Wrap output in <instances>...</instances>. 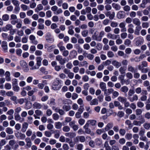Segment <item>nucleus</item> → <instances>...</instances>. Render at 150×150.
I'll use <instances>...</instances> for the list:
<instances>
[{
    "label": "nucleus",
    "mask_w": 150,
    "mask_h": 150,
    "mask_svg": "<svg viewBox=\"0 0 150 150\" xmlns=\"http://www.w3.org/2000/svg\"><path fill=\"white\" fill-rule=\"evenodd\" d=\"M56 59L58 61L60 64L61 65H63L66 62V59L63 58L60 55H58L56 56Z\"/></svg>",
    "instance_id": "f257e3e1"
},
{
    "label": "nucleus",
    "mask_w": 150,
    "mask_h": 150,
    "mask_svg": "<svg viewBox=\"0 0 150 150\" xmlns=\"http://www.w3.org/2000/svg\"><path fill=\"white\" fill-rule=\"evenodd\" d=\"M37 60V65L38 66L37 67L35 66L33 67L30 68L31 70H33L37 69H38L39 68V67L40 66L41 64V62L42 60V58L40 57H38L36 58Z\"/></svg>",
    "instance_id": "f03ea898"
},
{
    "label": "nucleus",
    "mask_w": 150,
    "mask_h": 150,
    "mask_svg": "<svg viewBox=\"0 0 150 150\" xmlns=\"http://www.w3.org/2000/svg\"><path fill=\"white\" fill-rule=\"evenodd\" d=\"M21 66L24 69L25 71H28L27 64L24 60H21L20 62Z\"/></svg>",
    "instance_id": "7ed1b4c3"
},
{
    "label": "nucleus",
    "mask_w": 150,
    "mask_h": 150,
    "mask_svg": "<svg viewBox=\"0 0 150 150\" xmlns=\"http://www.w3.org/2000/svg\"><path fill=\"white\" fill-rule=\"evenodd\" d=\"M117 17L118 18L120 19L123 18L125 16V13L123 11H120L117 14Z\"/></svg>",
    "instance_id": "20e7f679"
},
{
    "label": "nucleus",
    "mask_w": 150,
    "mask_h": 150,
    "mask_svg": "<svg viewBox=\"0 0 150 150\" xmlns=\"http://www.w3.org/2000/svg\"><path fill=\"white\" fill-rule=\"evenodd\" d=\"M98 34V32L97 31H96L92 36V38L93 40L99 41L98 36H97Z\"/></svg>",
    "instance_id": "39448f33"
},
{
    "label": "nucleus",
    "mask_w": 150,
    "mask_h": 150,
    "mask_svg": "<svg viewBox=\"0 0 150 150\" xmlns=\"http://www.w3.org/2000/svg\"><path fill=\"white\" fill-rule=\"evenodd\" d=\"M114 90L112 88H109L107 90L106 89L104 91V95L107 96L112 93Z\"/></svg>",
    "instance_id": "423d86ee"
},
{
    "label": "nucleus",
    "mask_w": 150,
    "mask_h": 150,
    "mask_svg": "<svg viewBox=\"0 0 150 150\" xmlns=\"http://www.w3.org/2000/svg\"><path fill=\"white\" fill-rule=\"evenodd\" d=\"M65 135L70 138H73L76 136V134L74 132H70L65 133Z\"/></svg>",
    "instance_id": "0eeeda50"
},
{
    "label": "nucleus",
    "mask_w": 150,
    "mask_h": 150,
    "mask_svg": "<svg viewBox=\"0 0 150 150\" xmlns=\"http://www.w3.org/2000/svg\"><path fill=\"white\" fill-rule=\"evenodd\" d=\"M112 64L116 68H118L121 66V64L120 62L117 61L113 60L112 62Z\"/></svg>",
    "instance_id": "6e6552de"
},
{
    "label": "nucleus",
    "mask_w": 150,
    "mask_h": 150,
    "mask_svg": "<svg viewBox=\"0 0 150 150\" xmlns=\"http://www.w3.org/2000/svg\"><path fill=\"white\" fill-rule=\"evenodd\" d=\"M119 79L120 80V82L122 84H123L125 83L126 82L127 84H128L129 83V82L128 81V80H127L125 81L124 79V76L121 75L119 77Z\"/></svg>",
    "instance_id": "1a4fd4ad"
},
{
    "label": "nucleus",
    "mask_w": 150,
    "mask_h": 150,
    "mask_svg": "<svg viewBox=\"0 0 150 150\" xmlns=\"http://www.w3.org/2000/svg\"><path fill=\"white\" fill-rule=\"evenodd\" d=\"M132 97H131L128 98V99L131 102H133L134 101H137L138 100V96L136 94H134L132 96Z\"/></svg>",
    "instance_id": "9d476101"
},
{
    "label": "nucleus",
    "mask_w": 150,
    "mask_h": 150,
    "mask_svg": "<svg viewBox=\"0 0 150 150\" xmlns=\"http://www.w3.org/2000/svg\"><path fill=\"white\" fill-rule=\"evenodd\" d=\"M74 28V27L73 25H71L68 27L69 30H68V33L71 35H73L74 34V31L73 29Z\"/></svg>",
    "instance_id": "9b49d317"
},
{
    "label": "nucleus",
    "mask_w": 150,
    "mask_h": 150,
    "mask_svg": "<svg viewBox=\"0 0 150 150\" xmlns=\"http://www.w3.org/2000/svg\"><path fill=\"white\" fill-rule=\"evenodd\" d=\"M12 28V26L10 24L7 25L5 27L3 28V31H6L7 30H10Z\"/></svg>",
    "instance_id": "f8f14e48"
},
{
    "label": "nucleus",
    "mask_w": 150,
    "mask_h": 150,
    "mask_svg": "<svg viewBox=\"0 0 150 150\" xmlns=\"http://www.w3.org/2000/svg\"><path fill=\"white\" fill-rule=\"evenodd\" d=\"M133 23L137 25H140L141 22L137 18H135L132 20Z\"/></svg>",
    "instance_id": "ddd939ff"
},
{
    "label": "nucleus",
    "mask_w": 150,
    "mask_h": 150,
    "mask_svg": "<svg viewBox=\"0 0 150 150\" xmlns=\"http://www.w3.org/2000/svg\"><path fill=\"white\" fill-rule=\"evenodd\" d=\"M127 69L128 71L132 73L136 71V69H135V68L131 65H129L128 66Z\"/></svg>",
    "instance_id": "4468645a"
},
{
    "label": "nucleus",
    "mask_w": 150,
    "mask_h": 150,
    "mask_svg": "<svg viewBox=\"0 0 150 150\" xmlns=\"http://www.w3.org/2000/svg\"><path fill=\"white\" fill-rule=\"evenodd\" d=\"M29 39L31 41V42L34 44L36 45L38 43V42L37 41L35 40V37L33 35H30L29 37Z\"/></svg>",
    "instance_id": "2eb2a0df"
},
{
    "label": "nucleus",
    "mask_w": 150,
    "mask_h": 150,
    "mask_svg": "<svg viewBox=\"0 0 150 150\" xmlns=\"http://www.w3.org/2000/svg\"><path fill=\"white\" fill-rule=\"evenodd\" d=\"M98 103V100L96 98L93 99L90 102V104L91 105H97Z\"/></svg>",
    "instance_id": "dca6fc26"
},
{
    "label": "nucleus",
    "mask_w": 150,
    "mask_h": 150,
    "mask_svg": "<svg viewBox=\"0 0 150 150\" xmlns=\"http://www.w3.org/2000/svg\"><path fill=\"white\" fill-rule=\"evenodd\" d=\"M33 108L36 109H40L42 107L40 103H38L37 102H35L33 104Z\"/></svg>",
    "instance_id": "f3484780"
},
{
    "label": "nucleus",
    "mask_w": 150,
    "mask_h": 150,
    "mask_svg": "<svg viewBox=\"0 0 150 150\" xmlns=\"http://www.w3.org/2000/svg\"><path fill=\"white\" fill-rule=\"evenodd\" d=\"M76 139L78 141L79 139V141L81 142H84L86 140L85 137L83 136H78L76 137Z\"/></svg>",
    "instance_id": "a211bd4d"
},
{
    "label": "nucleus",
    "mask_w": 150,
    "mask_h": 150,
    "mask_svg": "<svg viewBox=\"0 0 150 150\" xmlns=\"http://www.w3.org/2000/svg\"><path fill=\"white\" fill-rule=\"evenodd\" d=\"M117 100L122 103H124L127 100V98L125 97L119 96L117 98Z\"/></svg>",
    "instance_id": "6ab92c4d"
},
{
    "label": "nucleus",
    "mask_w": 150,
    "mask_h": 150,
    "mask_svg": "<svg viewBox=\"0 0 150 150\" xmlns=\"http://www.w3.org/2000/svg\"><path fill=\"white\" fill-rule=\"evenodd\" d=\"M16 135L18 138H20V139H24L25 137V134L21 133H19V132L16 134Z\"/></svg>",
    "instance_id": "aec40b11"
},
{
    "label": "nucleus",
    "mask_w": 150,
    "mask_h": 150,
    "mask_svg": "<svg viewBox=\"0 0 150 150\" xmlns=\"http://www.w3.org/2000/svg\"><path fill=\"white\" fill-rule=\"evenodd\" d=\"M6 132L8 134H11L13 133V132L12 129L10 127H8L6 128L5 129Z\"/></svg>",
    "instance_id": "412c9836"
},
{
    "label": "nucleus",
    "mask_w": 150,
    "mask_h": 150,
    "mask_svg": "<svg viewBox=\"0 0 150 150\" xmlns=\"http://www.w3.org/2000/svg\"><path fill=\"white\" fill-rule=\"evenodd\" d=\"M28 124L26 122H24L23 124L21 130L23 132H25L28 128Z\"/></svg>",
    "instance_id": "4be33fe9"
},
{
    "label": "nucleus",
    "mask_w": 150,
    "mask_h": 150,
    "mask_svg": "<svg viewBox=\"0 0 150 150\" xmlns=\"http://www.w3.org/2000/svg\"><path fill=\"white\" fill-rule=\"evenodd\" d=\"M128 90L129 89L127 86H124L121 88L120 90L122 92L126 93L127 92Z\"/></svg>",
    "instance_id": "5701e85b"
},
{
    "label": "nucleus",
    "mask_w": 150,
    "mask_h": 150,
    "mask_svg": "<svg viewBox=\"0 0 150 150\" xmlns=\"http://www.w3.org/2000/svg\"><path fill=\"white\" fill-rule=\"evenodd\" d=\"M100 86L103 91H104L106 89V85L105 83L101 82L100 84Z\"/></svg>",
    "instance_id": "b1692460"
},
{
    "label": "nucleus",
    "mask_w": 150,
    "mask_h": 150,
    "mask_svg": "<svg viewBox=\"0 0 150 150\" xmlns=\"http://www.w3.org/2000/svg\"><path fill=\"white\" fill-rule=\"evenodd\" d=\"M126 70V67H121L119 69V71L120 74H125V71Z\"/></svg>",
    "instance_id": "393cba45"
},
{
    "label": "nucleus",
    "mask_w": 150,
    "mask_h": 150,
    "mask_svg": "<svg viewBox=\"0 0 150 150\" xmlns=\"http://www.w3.org/2000/svg\"><path fill=\"white\" fill-rule=\"evenodd\" d=\"M113 127V124L112 123H108L106 127L105 128V129L106 131H108L111 129Z\"/></svg>",
    "instance_id": "a878e982"
},
{
    "label": "nucleus",
    "mask_w": 150,
    "mask_h": 150,
    "mask_svg": "<svg viewBox=\"0 0 150 150\" xmlns=\"http://www.w3.org/2000/svg\"><path fill=\"white\" fill-rule=\"evenodd\" d=\"M135 93V91L134 90L132 89H130L128 92V98H130L132 97L133 95Z\"/></svg>",
    "instance_id": "bb28decb"
},
{
    "label": "nucleus",
    "mask_w": 150,
    "mask_h": 150,
    "mask_svg": "<svg viewBox=\"0 0 150 150\" xmlns=\"http://www.w3.org/2000/svg\"><path fill=\"white\" fill-rule=\"evenodd\" d=\"M25 90L28 91V86L23 88V91L21 92V94L23 96H25L26 95V92L25 91Z\"/></svg>",
    "instance_id": "cd10ccee"
},
{
    "label": "nucleus",
    "mask_w": 150,
    "mask_h": 150,
    "mask_svg": "<svg viewBox=\"0 0 150 150\" xmlns=\"http://www.w3.org/2000/svg\"><path fill=\"white\" fill-rule=\"evenodd\" d=\"M112 5L113 7L117 10H119L121 8L120 6L117 4L113 3L112 4Z\"/></svg>",
    "instance_id": "c85d7f7f"
},
{
    "label": "nucleus",
    "mask_w": 150,
    "mask_h": 150,
    "mask_svg": "<svg viewBox=\"0 0 150 150\" xmlns=\"http://www.w3.org/2000/svg\"><path fill=\"white\" fill-rule=\"evenodd\" d=\"M43 8V7L42 4H40L37 6V8L35 9L36 12H38L39 11L42 10Z\"/></svg>",
    "instance_id": "c756f323"
},
{
    "label": "nucleus",
    "mask_w": 150,
    "mask_h": 150,
    "mask_svg": "<svg viewBox=\"0 0 150 150\" xmlns=\"http://www.w3.org/2000/svg\"><path fill=\"white\" fill-rule=\"evenodd\" d=\"M2 47L4 50H6L7 49V42L5 41H3L2 43Z\"/></svg>",
    "instance_id": "7c9ffc66"
},
{
    "label": "nucleus",
    "mask_w": 150,
    "mask_h": 150,
    "mask_svg": "<svg viewBox=\"0 0 150 150\" xmlns=\"http://www.w3.org/2000/svg\"><path fill=\"white\" fill-rule=\"evenodd\" d=\"M56 104L55 102V99L53 98H51L50 99V106H52L53 105H55Z\"/></svg>",
    "instance_id": "2f4dec72"
},
{
    "label": "nucleus",
    "mask_w": 150,
    "mask_h": 150,
    "mask_svg": "<svg viewBox=\"0 0 150 150\" xmlns=\"http://www.w3.org/2000/svg\"><path fill=\"white\" fill-rule=\"evenodd\" d=\"M55 127L56 129H60L62 126V124L60 122H57L55 123Z\"/></svg>",
    "instance_id": "473e14b6"
},
{
    "label": "nucleus",
    "mask_w": 150,
    "mask_h": 150,
    "mask_svg": "<svg viewBox=\"0 0 150 150\" xmlns=\"http://www.w3.org/2000/svg\"><path fill=\"white\" fill-rule=\"evenodd\" d=\"M2 19L4 21H7L9 19V16L7 14H5L2 16Z\"/></svg>",
    "instance_id": "72a5a7b5"
},
{
    "label": "nucleus",
    "mask_w": 150,
    "mask_h": 150,
    "mask_svg": "<svg viewBox=\"0 0 150 150\" xmlns=\"http://www.w3.org/2000/svg\"><path fill=\"white\" fill-rule=\"evenodd\" d=\"M62 130L64 132H68L70 130V128L68 126H65L62 128Z\"/></svg>",
    "instance_id": "f704fd0d"
},
{
    "label": "nucleus",
    "mask_w": 150,
    "mask_h": 150,
    "mask_svg": "<svg viewBox=\"0 0 150 150\" xmlns=\"http://www.w3.org/2000/svg\"><path fill=\"white\" fill-rule=\"evenodd\" d=\"M88 31L87 30H83L81 32V35L83 37H86L88 36Z\"/></svg>",
    "instance_id": "c9c22d12"
},
{
    "label": "nucleus",
    "mask_w": 150,
    "mask_h": 150,
    "mask_svg": "<svg viewBox=\"0 0 150 150\" xmlns=\"http://www.w3.org/2000/svg\"><path fill=\"white\" fill-rule=\"evenodd\" d=\"M140 139L142 141L145 142H148V139L145 136H141L140 137Z\"/></svg>",
    "instance_id": "e433bc0d"
},
{
    "label": "nucleus",
    "mask_w": 150,
    "mask_h": 150,
    "mask_svg": "<svg viewBox=\"0 0 150 150\" xmlns=\"http://www.w3.org/2000/svg\"><path fill=\"white\" fill-rule=\"evenodd\" d=\"M56 109V112H58L60 115H63L65 114L64 111L62 110L59 108L58 109Z\"/></svg>",
    "instance_id": "4c0bfd02"
},
{
    "label": "nucleus",
    "mask_w": 150,
    "mask_h": 150,
    "mask_svg": "<svg viewBox=\"0 0 150 150\" xmlns=\"http://www.w3.org/2000/svg\"><path fill=\"white\" fill-rule=\"evenodd\" d=\"M123 10L126 12H128L130 10V7L128 5H125L123 7Z\"/></svg>",
    "instance_id": "58836bf2"
},
{
    "label": "nucleus",
    "mask_w": 150,
    "mask_h": 150,
    "mask_svg": "<svg viewBox=\"0 0 150 150\" xmlns=\"http://www.w3.org/2000/svg\"><path fill=\"white\" fill-rule=\"evenodd\" d=\"M143 126L145 129L148 130L150 128V124L146 122L144 124Z\"/></svg>",
    "instance_id": "ea45409f"
},
{
    "label": "nucleus",
    "mask_w": 150,
    "mask_h": 150,
    "mask_svg": "<svg viewBox=\"0 0 150 150\" xmlns=\"http://www.w3.org/2000/svg\"><path fill=\"white\" fill-rule=\"evenodd\" d=\"M105 34L104 32L103 31H101L99 33V35L98 36L99 39V41H101L102 37Z\"/></svg>",
    "instance_id": "a19ab883"
},
{
    "label": "nucleus",
    "mask_w": 150,
    "mask_h": 150,
    "mask_svg": "<svg viewBox=\"0 0 150 150\" xmlns=\"http://www.w3.org/2000/svg\"><path fill=\"white\" fill-rule=\"evenodd\" d=\"M126 77L129 79H132L133 78V75L131 73L128 72L126 74Z\"/></svg>",
    "instance_id": "79ce46f5"
},
{
    "label": "nucleus",
    "mask_w": 150,
    "mask_h": 150,
    "mask_svg": "<svg viewBox=\"0 0 150 150\" xmlns=\"http://www.w3.org/2000/svg\"><path fill=\"white\" fill-rule=\"evenodd\" d=\"M83 48L84 50H88L90 49V46L89 44L85 43L83 45Z\"/></svg>",
    "instance_id": "37998d69"
},
{
    "label": "nucleus",
    "mask_w": 150,
    "mask_h": 150,
    "mask_svg": "<svg viewBox=\"0 0 150 150\" xmlns=\"http://www.w3.org/2000/svg\"><path fill=\"white\" fill-rule=\"evenodd\" d=\"M125 137L126 139L130 140L131 139L132 137V134L131 133H127L125 135Z\"/></svg>",
    "instance_id": "c03bdc74"
},
{
    "label": "nucleus",
    "mask_w": 150,
    "mask_h": 150,
    "mask_svg": "<svg viewBox=\"0 0 150 150\" xmlns=\"http://www.w3.org/2000/svg\"><path fill=\"white\" fill-rule=\"evenodd\" d=\"M131 41L129 39H126L124 42V44L126 45L129 46L131 44Z\"/></svg>",
    "instance_id": "a18cd8bd"
},
{
    "label": "nucleus",
    "mask_w": 150,
    "mask_h": 150,
    "mask_svg": "<svg viewBox=\"0 0 150 150\" xmlns=\"http://www.w3.org/2000/svg\"><path fill=\"white\" fill-rule=\"evenodd\" d=\"M55 134L54 136V137L57 139L60 136V132L59 131L57 130L55 131Z\"/></svg>",
    "instance_id": "49530a36"
},
{
    "label": "nucleus",
    "mask_w": 150,
    "mask_h": 150,
    "mask_svg": "<svg viewBox=\"0 0 150 150\" xmlns=\"http://www.w3.org/2000/svg\"><path fill=\"white\" fill-rule=\"evenodd\" d=\"M21 108L20 107H18L15 109V114H19V113L21 111Z\"/></svg>",
    "instance_id": "de8ad7c7"
},
{
    "label": "nucleus",
    "mask_w": 150,
    "mask_h": 150,
    "mask_svg": "<svg viewBox=\"0 0 150 150\" xmlns=\"http://www.w3.org/2000/svg\"><path fill=\"white\" fill-rule=\"evenodd\" d=\"M62 108L66 111H68L71 109V107L69 105H64L63 106Z\"/></svg>",
    "instance_id": "09e8293b"
},
{
    "label": "nucleus",
    "mask_w": 150,
    "mask_h": 150,
    "mask_svg": "<svg viewBox=\"0 0 150 150\" xmlns=\"http://www.w3.org/2000/svg\"><path fill=\"white\" fill-rule=\"evenodd\" d=\"M15 119L16 121H19L21 119V117L19 114H15Z\"/></svg>",
    "instance_id": "8fccbe9b"
},
{
    "label": "nucleus",
    "mask_w": 150,
    "mask_h": 150,
    "mask_svg": "<svg viewBox=\"0 0 150 150\" xmlns=\"http://www.w3.org/2000/svg\"><path fill=\"white\" fill-rule=\"evenodd\" d=\"M53 119L54 120H57L59 118V116L58 115V114L57 113H54L53 115Z\"/></svg>",
    "instance_id": "3c124183"
},
{
    "label": "nucleus",
    "mask_w": 150,
    "mask_h": 150,
    "mask_svg": "<svg viewBox=\"0 0 150 150\" xmlns=\"http://www.w3.org/2000/svg\"><path fill=\"white\" fill-rule=\"evenodd\" d=\"M126 133V131L124 129H120L119 130V133L120 134L124 136Z\"/></svg>",
    "instance_id": "603ef678"
},
{
    "label": "nucleus",
    "mask_w": 150,
    "mask_h": 150,
    "mask_svg": "<svg viewBox=\"0 0 150 150\" xmlns=\"http://www.w3.org/2000/svg\"><path fill=\"white\" fill-rule=\"evenodd\" d=\"M104 30L105 32L108 33L111 31L112 30L111 28L109 26H107L105 27Z\"/></svg>",
    "instance_id": "864d4df0"
},
{
    "label": "nucleus",
    "mask_w": 150,
    "mask_h": 150,
    "mask_svg": "<svg viewBox=\"0 0 150 150\" xmlns=\"http://www.w3.org/2000/svg\"><path fill=\"white\" fill-rule=\"evenodd\" d=\"M13 90L15 91L18 92L20 90V88L18 85L13 86Z\"/></svg>",
    "instance_id": "5fc2aeb1"
},
{
    "label": "nucleus",
    "mask_w": 150,
    "mask_h": 150,
    "mask_svg": "<svg viewBox=\"0 0 150 150\" xmlns=\"http://www.w3.org/2000/svg\"><path fill=\"white\" fill-rule=\"evenodd\" d=\"M104 6L103 5H99L97 6V8L98 10L102 11L104 10Z\"/></svg>",
    "instance_id": "6e6d98bb"
},
{
    "label": "nucleus",
    "mask_w": 150,
    "mask_h": 150,
    "mask_svg": "<svg viewBox=\"0 0 150 150\" xmlns=\"http://www.w3.org/2000/svg\"><path fill=\"white\" fill-rule=\"evenodd\" d=\"M87 57L88 59L90 60H92L94 58V56L91 54L89 53L88 54Z\"/></svg>",
    "instance_id": "4d7b16f0"
},
{
    "label": "nucleus",
    "mask_w": 150,
    "mask_h": 150,
    "mask_svg": "<svg viewBox=\"0 0 150 150\" xmlns=\"http://www.w3.org/2000/svg\"><path fill=\"white\" fill-rule=\"evenodd\" d=\"M110 20L108 18L104 20L102 22L103 24L104 25H107L109 23Z\"/></svg>",
    "instance_id": "13d9d810"
},
{
    "label": "nucleus",
    "mask_w": 150,
    "mask_h": 150,
    "mask_svg": "<svg viewBox=\"0 0 150 150\" xmlns=\"http://www.w3.org/2000/svg\"><path fill=\"white\" fill-rule=\"evenodd\" d=\"M89 79L88 76L86 75L83 76L82 78V80L85 82L88 81L89 80Z\"/></svg>",
    "instance_id": "bf43d9fd"
},
{
    "label": "nucleus",
    "mask_w": 150,
    "mask_h": 150,
    "mask_svg": "<svg viewBox=\"0 0 150 150\" xmlns=\"http://www.w3.org/2000/svg\"><path fill=\"white\" fill-rule=\"evenodd\" d=\"M142 111L141 109H137L136 110V114L137 115H139L142 113Z\"/></svg>",
    "instance_id": "052dcab7"
},
{
    "label": "nucleus",
    "mask_w": 150,
    "mask_h": 150,
    "mask_svg": "<svg viewBox=\"0 0 150 150\" xmlns=\"http://www.w3.org/2000/svg\"><path fill=\"white\" fill-rule=\"evenodd\" d=\"M6 119V116L5 115H3L0 117V122H2V121L5 120Z\"/></svg>",
    "instance_id": "680f3d73"
},
{
    "label": "nucleus",
    "mask_w": 150,
    "mask_h": 150,
    "mask_svg": "<svg viewBox=\"0 0 150 150\" xmlns=\"http://www.w3.org/2000/svg\"><path fill=\"white\" fill-rule=\"evenodd\" d=\"M12 2L14 5L15 6H18L19 5V2L17 0H12Z\"/></svg>",
    "instance_id": "e2e57ef3"
},
{
    "label": "nucleus",
    "mask_w": 150,
    "mask_h": 150,
    "mask_svg": "<svg viewBox=\"0 0 150 150\" xmlns=\"http://www.w3.org/2000/svg\"><path fill=\"white\" fill-rule=\"evenodd\" d=\"M127 34L126 33H123L121 34V37L122 38L124 39L126 38Z\"/></svg>",
    "instance_id": "0e129e2a"
},
{
    "label": "nucleus",
    "mask_w": 150,
    "mask_h": 150,
    "mask_svg": "<svg viewBox=\"0 0 150 150\" xmlns=\"http://www.w3.org/2000/svg\"><path fill=\"white\" fill-rule=\"evenodd\" d=\"M74 73L70 71L67 74L68 76L70 79H72L74 78Z\"/></svg>",
    "instance_id": "69168bd1"
},
{
    "label": "nucleus",
    "mask_w": 150,
    "mask_h": 150,
    "mask_svg": "<svg viewBox=\"0 0 150 150\" xmlns=\"http://www.w3.org/2000/svg\"><path fill=\"white\" fill-rule=\"evenodd\" d=\"M46 16L48 18H50L52 16V12L50 10L47 11L46 13Z\"/></svg>",
    "instance_id": "338daca9"
},
{
    "label": "nucleus",
    "mask_w": 150,
    "mask_h": 150,
    "mask_svg": "<svg viewBox=\"0 0 150 150\" xmlns=\"http://www.w3.org/2000/svg\"><path fill=\"white\" fill-rule=\"evenodd\" d=\"M83 145L82 144H78L77 146L76 149L78 150H82L83 149Z\"/></svg>",
    "instance_id": "774afa93"
}]
</instances>
